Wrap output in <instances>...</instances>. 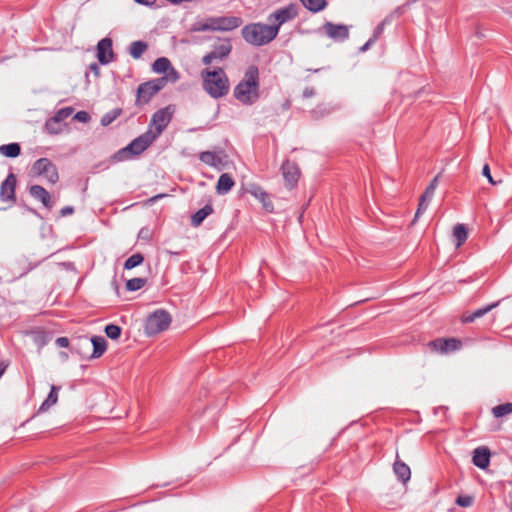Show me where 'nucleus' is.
Listing matches in <instances>:
<instances>
[{"instance_id": "1", "label": "nucleus", "mask_w": 512, "mask_h": 512, "mask_svg": "<svg viewBox=\"0 0 512 512\" xmlns=\"http://www.w3.org/2000/svg\"><path fill=\"white\" fill-rule=\"evenodd\" d=\"M259 69L250 65L243 79L235 86L233 95L243 105H252L259 99Z\"/></svg>"}, {"instance_id": "2", "label": "nucleus", "mask_w": 512, "mask_h": 512, "mask_svg": "<svg viewBox=\"0 0 512 512\" xmlns=\"http://www.w3.org/2000/svg\"><path fill=\"white\" fill-rule=\"evenodd\" d=\"M203 80V89L213 98L217 99L225 96L229 91V80L224 70L220 67L209 70L204 69L201 72Z\"/></svg>"}, {"instance_id": "3", "label": "nucleus", "mask_w": 512, "mask_h": 512, "mask_svg": "<svg viewBox=\"0 0 512 512\" xmlns=\"http://www.w3.org/2000/svg\"><path fill=\"white\" fill-rule=\"evenodd\" d=\"M241 34L247 43L263 46L277 37L278 28L263 23H251L242 28Z\"/></svg>"}, {"instance_id": "4", "label": "nucleus", "mask_w": 512, "mask_h": 512, "mask_svg": "<svg viewBox=\"0 0 512 512\" xmlns=\"http://www.w3.org/2000/svg\"><path fill=\"white\" fill-rule=\"evenodd\" d=\"M155 141L152 135V129H148L145 133L141 134L132 140L126 147L120 149L115 158L119 161L128 158V155L138 156L144 152Z\"/></svg>"}, {"instance_id": "5", "label": "nucleus", "mask_w": 512, "mask_h": 512, "mask_svg": "<svg viewBox=\"0 0 512 512\" xmlns=\"http://www.w3.org/2000/svg\"><path fill=\"white\" fill-rule=\"evenodd\" d=\"M167 81L168 77H160L140 84L137 88L135 104L141 106L149 103L166 86Z\"/></svg>"}, {"instance_id": "6", "label": "nucleus", "mask_w": 512, "mask_h": 512, "mask_svg": "<svg viewBox=\"0 0 512 512\" xmlns=\"http://www.w3.org/2000/svg\"><path fill=\"white\" fill-rule=\"evenodd\" d=\"M171 324L170 314L163 310L158 309L153 313L149 314L145 321V333L148 336L156 335L160 332L165 331Z\"/></svg>"}, {"instance_id": "7", "label": "nucleus", "mask_w": 512, "mask_h": 512, "mask_svg": "<svg viewBox=\"0 0 512 512\" xmlns=\"http://www.w3.org/2000/svg\"><path fill=\"white\" fill-rule=\"evenodd\" d=\"M33 176H43L50 184H56L59 181V174L56 165L48 158L36 160L32 167Z\"/></svg>"}, {"instance_id": "8", "label": "nucleus", "mask_w": 512, "mask_h": 512, "mask_svg": "<svg viewBox=\"0 0 512 512\" xmlns=\"http://www.w3.org/2000/svg\"><path fill=\"white\" fill-rule=\"evenodd\" d=\"M172 115L173 111H170V107L161 108L152 115L148 129H152V135L155 140L169 125Z\"/></svg>"}, {"instance_id": "9", "label": "nucleus", "mask_w": 512, "mask_h": 512, "mask_svg": "<svg viewBox=\"0 0 512 512\" xmlns=\"http://www.w3.org/2000/svg\"><path fill=\"white\" fill-rule=\"evenodd\" d=\"M427 348L431 353L449 354L455 352L462 347L461 340L457 338H436L427 343Z\"/></svg>"}, {"instance_id": "10", "label": "nucleus", "mask_w": 512, "mask_h": 512, "mask_svg": "<svg viewBox=\"0 0 512 512\" xmlns=\"http://www.w3.org/2000/svg\"><path fill=\"white\" fill-rule=\"evenodd\" d=\"M232 51V44L230 39H219V43L213 46V50L207 53L202 58L204 65H210L214 60H224L228 58Z\"/></svg>"}, {"instance_id": "11", "label": "nucleus", "mask_w": 512, "mask_h": 512, "mask_svg": "<svg viewBox=\"0 0 512 512\" xmlns=\"http://www.w3.org/2000/svg\"><path fill=\"white\" fill-rule=\"evenodd\" d=\"M298 16V7L295 4H289L285 7L275 10L268 17L270 22H275L271 27H277L280 29L281 25L287 23Z\"/></svg>"}, {"instance_id": "12", "label": "nucleus", "mask_w": 512, "mask_h": 512, "mask_svg": "<svg viewBox=\"0 0 512 512\" xmlns=\"http://www.w3.org/2000/svg\"><path fill=\"white\" fill-rule=\"evenodd\" d=\"M91 345L93 347V352L88 357L91 359L101 357L107 348L106 340L102 336H93L91 338L83 337L78 339V346H84L86 349H90Z\"/></svg>"}, {"instance_id": "13", "label": "nucleus", "mask_w": 512, "mask_h": 512, "mask_svg": "<svg viewBox=\"0 0 512 512\" xmlns=\"http://www.w3.org/2000/svg\"><path fill=\"white\" fill-rule=\"evenodd\" d=\"M322 29L330 39L336 42H343L349 38V26L347 25L326 22Z\"/></svg>"}, {"instance_id": "14", "label": "nucleus", "mask_w": 512, "mask_h": 512, "mask_svg": "<svg viewBox=\"0 0 512 512\" xmlns=\"http://www.w3.org/2000/svg\"><path fill=\"white\" fill-rule=\"evenodd\" d=\"M17 185V178L14 173H9L6 179L1 183L0 186V199L3 202L16 201L15 189Z\"/></svg>"}, {"instance_id": "15", "label": "nucleus", "mask_w": 512, "mask_h": 512, "mask_svg": "<svg viewBox=\"0 0 512 512\" xmlns=\"http://www.w3.org/2000/svg\"><path fill=\"white\" fill-rule=\"evenodd\" d=\"M438 185V176L434 177L429 185L426 187L424 193L420 196L419 204L413 222H415L419 216L426 211L430 201L434 196V192Z\"/></svg>"}, {"instance_id": "16", "label": "nucleus", "mask_w": 512, "mask_h": 512, "mask_svg": "<svg viewBox=\"0 0 512 512\" xmlns=\"http://www.w3.org/2000/svg\"><path fill=\"white\" fill-rule=\"evenodd\" d=\"M97 58L102 65L114 61L115 54L112 49V40L108 37L101 39L97 44Z\"/></svg>"}, {"instance_id": "17", "label": "nucleus", "mask_w": 512, "mask_h": 512, "mask_svg": "<svg viewBox=\"0 0 512 512\" xmlns=\"http://www.w3.org/2000/svg\"><path fill=\"white\" fill-rule=\"evenodd\" d=\"M281 170L286 186L292 189L297 184L300 176L298 166L294 162L286 160L283 162Z\"/></svg>"}, {"instance_id": "18", "label": "nucleus", "mask_w": 512, "mask_h": 512, "mask_svg": "<svg viewBox=\"0 0 512 512\" xmlns=\"http://www.w3.org/2000/svg\"><path fill=\"white\" fill-rule=\"evenodd\" d=\"M247 191L261 202L264 210H266L269 213L273 212L274 205L268 193L265 190H263L259 185L251 184Z\"/></svg>"}, {"instance_id": "19", "label": "nucleus", "mask_w": 512, "mask_h": 512, "mask_svg": "<svg viewBox=\"0 0 512 512\" xmlns=\"http://www.w3.org/2000/svg\"><path fill=\"white\" fill-rule=\"evenodd\" d=\"M29 194L36 200L40 201L44 207L51 209L54 205L51 200L50 193L41 185H31L29 187Z\"/></svg>"}, {"instance_id": "20", "label": "nucleus", "mask_w": 512, "mask_h": 512, "mask_svg": "<svg viewBox=\"0 0 512 512\" xmlns=\"http://www.w3.org/2000/svg\"><path fill=\"white\" fill-rule=\"evenodd\" d=\"M217 31L228 32L237 29L243 23L242 18L237 16H218Z\"/></svg>"}, {"instance_id": "21", "label": "nucleus", "mask_w": 512, "mask_h": 512, "mask_svg": "<svg viewBox=\"0 0 512 512\" xmlns=\"http://www.w3.org/2000/svg\"><path fill=\"white\" fill-rule=\"evenodd\" d=\"M72 112H73V109L71 107H66V108H62V109L58 110L55 113V115L46 122L45 127H46L47 131L50 134L59 133L60 130L58 128H52V125H59L63 120L68 118L72 114Z\"/></svg>"}, {"instance_id": "22", "label": "nucleus", "mask_w": 512, "mask_h": 512, "mask_svg": "<svg viewBox=\"0 0 512 512\" xmlns=\"http://www.w3.org/2000/svg\"><path fill=\"white\" fill-rule=\"evenodd\" d=\"M491 452L488 447L481 446L473 451L472 462L480 468L486 469L490 464Z\"/></svg>"}, {"instance_id": "23", "label": "nucleus", "mask_w": 512, "mask_h": 512, "mask_svg": "<svg viewBox=\"0 0 512 512\" xmlns=\"http://www.w3.org/2000/svg\"><path fill=\"white\" fill-rule=\"evenodd\" d=\"M152 70L158 74L170 71L168 76L173 75L172 80L174 82L178 79L177 71L172 67L170 60L166 57L157 58L152 64Z\"/></svg>"}, {"instance_id": "24", "label": "nucleus", "mask_w": 512, "mask_h": 512, "mask_svg": "<svg viewBox=\"0 0 512 512\" xmlns=\"http://www.w3.org/2000/svg\"><path fill=\"white\" fill-rule=\"evenodd\" d=\"M498 305H499V301L491 303V304H488L485 307L479 308V309H477V310H475V311H473L471 313L467 312V313L462 315L461 320H462L463 323H472L476 319L481 318L484 315H486L488 312H490L491 310L496 308Z\"/></svg>"}, {"instance_id": "25", "label": "nucleus", "mask_w": 512, "mask_h": 512, "mask_svg": "<svg viewBox=\"0 0 512 512\" xmlns=\"http://www.w3.org/2000/svg\"><path fill=\"white\" fill-rule=\"evenodd\" d=\"M393 471L397 476L398 480L401 481L403 484H406L411 478L410 467L403 461L399 460L398 458L393 464Z\"/></svg>"}, {"instance_id": "26", "label": "nucleus", "mask_w": 512, "mask_h": 512, "mask_svg": "<svg viewBox=\"0 0 512 512\" xmlns=\"http://www.w3.org/2000/svg\"><path fill=\"white\" fill-rule=\"evenodd\" d=\"M34 266L28 262V260L25 257L18 258L13 264H12V270L14 272V278H20L22 276H25L28 272H30Z\"/></svg>"}, {"instance_id": "27", "label": "nucleus", "mask_w": 512, "mask_h": 512, "mask_svg": "<svg viewBox=\"0 0 512 512\" xmlns=\"http://www.w3.org/2000/svg\"><path fill=\"white\" fill-rule=\"evenodd\" d=\"M214 212L212 204H206L203 208L196 211L191 216V225L193 227H199L203 221Z\"/></svg>"}, {"instance_id": "28", "label": "nucleus", "mask_w": 512, "mask_h": 512, "mask_svg": "<svg viewBox=\"0 0 512 512\" xmlns=\"http://www.w3.org/2000/svg\"><path fill=\"white\" fill-rule=\"evenodd\" d=\"M234 184L235 182L231 175L228 173H223L218 179L216 190L218 194H226L232 189Z\"/></svg>"}, {"instance_id": "29", "label": "nucleus", "mask_w": 512, "mask_h": 512, "mask_svg": "<svg viewBox=\"0 0 512 512\" xmlns=\"http://www.w3.org/2000/svg\"><path fill=\"white\" fill-rule=\"evenodd\" d=\"M58 391L59 387L52 385L51 390L47 396V398L40 405L38 412H46L51 406L55 405L58 401Z\"/></svg>"}, {"instance_id": "30", "label": "nucleus", "mask_w": 512, "mask_h": 512, "mask_svg": "<svg viewBox=\"0 0 512 512\" xmlns=\"http://www.w3.org/2000/svg\"><path fill=\"white\" fill-rule=\"evenodd\" d=\"M0 153L8 158H16L21 154V146L16 142L4 144L0 146Z\"/></svg>"}, {"instance_id": "31", "label": "nucleus", "mask_w": 512, "mask_h": 512, "mask_svg": "<svg viewBox=\"0 0 512 512\" xmlns=\"http://www.w3.org/2000/svg\"><path fill=\"white\" fill-rule=\"evenodd\" d=\"M148 49V44L144 41H134L129 46V54L134 59H139Z\"/></svg>"}, {"instance_id": "32", "label": "nucleus", "mask_w": 512, "mask_h": 512, "mask_svg": "<svg viewBox=\"0 0 512 512\" xmlns=\"http://www.w3.org/2000/svg\"><path fill=\"white\" fill-rule=\"evenodd\" d=\"M303 6L313 13H317L327 6L326 0H300Z\"/></svg>"}, {"instance_id": "33", "label": "nucleus", "mask_w": 512, "mask_h": 512, "mask_svg": "<svg viewBox=\"0 0 512 512\" xmlns=\"http://www.w3.org/2000/svg\"><path fill=\"white\" fill-rule=\"evenodd\" d=\"M453 236L455 237V239L457 241L456 246L460 247L467 240L468 231L463 224H457L453 229Z\"/></svg>"}, {"instance_id": "34", "label": "nucleus", "mask_w": 512, "mask_h": 512, "mask_svg": "<svg viewBox=\"0 0 512 512\" xmlns=\"http://www.w3.org/2000/svg\"><path fill=\"white\" fill-rule=\"evenodd\" d=\"M495 418H502L512 413V403L507 402L494 406L491 410Z\"/></svg>"}, {"instance_id": "35", "label": "nucleus", "mask_w": 512, "mask_h": 512, "mask_svg": "<svg viewBox=\"0 0 512 512\" xmlns=\"http://www.w3.org/2000/svg\"><path fill=\"white\" fill-rule=\"evenodd\" d=\"M199 159L210 166H217V164L220 162L219 158L214 152L211 151H203L199 154Z\"/></svg>"}, {"instance_id": "36", "label": "nucleus", "mask_w": 512, "mask_h": 512, "mask_svg": "<svg viewBox=\"0 0 512 512\" xmlns=\"http://www.w3.org/2000/svg\"><path fill=\"white\" fill-rule=\"evenodd\" d=\"M122 114L121 108H115L107 113H105L101 118V124L103 126L110 125L114 120H116Z\"/></svg>"}, {"instance_id": "37", "label": "nucleus", "mask_w": 512, "mask_h": 512, "mask_svg": "<svg viewBox=\"0 0 512 512\" xmlns=\"http://www.w3.org/2000/svg\"><path fill=\"white\" fill-rule=\"evenodd\" d=\"M144 261V256L141 253L131 255L124 263V268L127 270L133 269L141 265Z\"/></svg>"}, {"instance_id": "38", "label": "nucleus", "mask_w": 512, "mask_h": 512, "mask_svg": "<svg viewBox=\"0 0 512 512\" xmlns=\"http://www.w3.org/2000/svg\"><path fill=\"white\" fill-rule=\"evenodd\" d=\"M51 339V336L49 333L45 331H37L33 333V340L36 345H38L40 348L45 346Z\"/></svg>"}, {"instance_id": "39", "label": "nucleus", "mask_w": 512, "mask_h": 512, "mask_svg": "<svg viewBox=\"0 0 512 512\" xmlns=\"http://www.w3.org/2000/svg\"><path fill=\"white\" fill-rule=\"evenodd\" d=\"M145 284H146L145 278H140V277L132 278L126 282V289L128 291H137V290H140L141 288H143L145 286Z\"/></svg>"}, {"instance_id": "40", "label": "nucleus", "mask_w": 512, "mask_h": 512, "mask_svg": "<svg viewBox=\"0 0 512 512\" xmlns=\"http://www.w3.org/2000/svg\"><path fill=\"white\" fill-rule=\"evenodd\" d=\"M121 327L115 324H109L105 327V333L107 337L111 339H118L121 335Z\"/></svg>"}, {"instance_id": "41", "label": "nucleus", "mask_w": 512, "mask_h": 512, "mask_svg": "<svg viewBox=\"0 0 512 512\" xmlns=\"http://www.w3.org/2000/svg\"><path fill=\"white\" fill-rule=\"evenodd\" d=\"M191 31H193V32L210 31L207 18L193 23V25L191 27Z\"/></svg>"}, {"instance_id": "42", "label": "nucleus", "mask_w": 512, "mask_h": 512, "mask_svg": "<svg viewBox=\"0 0 512 512\" xmlns=\"http://www.w3.org/2000/svg\"><path fill=\"white\" fill-rule=\"evenodd\" d=\"M390 23L389 17H386L384 20H382L374 29L372 38L377 41V39L382 35L385 26Z\"/></svg>"}, {"instance_id": "43", "label": "nucleus", "mask_w": 512, "mask_h": 512, "mask_svg": "<svg viewBox=\"0 0 512 512\" xmlns=\"http://www.w3.org/2000/svg\"><path fill=\"white\" fill-rule=\"evenodd\" d=\"M473 497L470 495H460L456 498V504L461 507H470L473 504Z\"/></svg>"}, {"instance_id": "44", "label": "nucleus", "mask_w": 512, "mask_h": 512, "mask_svg": "<svg viewBox=\"0 0 512 512\" xmlns=\"http://www.w3.org/2000/svg\"><path fill=\"white\" fill-rule=\"evenodd\" d=\"M73 118L79 122L86 123L90 120V115L86 111H78Z\"/></svg>"}, {"instance_id": "45", "label": "nucleus", "mask_w": 512, "mask_h": 512, "mask_svg": "<svg viewBox=\"0 0 512 512\" xmlns=\"http://www.w3.org/2000/svg\"><path fill=\"white\" fill-rule=\"evenodd\" d=\"M88 350H89V349H86L84 346H78V342H77L76 344H73V345L71 346V351H72L73 353H78V354H80L82 357H88V356H87V351H88Z\"/></svg>"}, {"instance_id": "46", "label": "nucleus", "mask_w": 512, "mask_h": 512, "mask_svg": "<svg viewBox=\"0 0 512 512\" xmlns=\"http://www.w3.org/2000/svg\"><path fill=\"white\" fill-rule=\"evenodd\" d=\"M482 174L488 179V181L491 183V184H496V182L493 180L492 176H491V173H490V167L488 164H485L483 166V169H482Z\"/></svg>"}, {"instance_id": "47", "label": "nucleus", "mask_w": 512, "mask_h": 512, "mask_svg": "<svg viewBox=\"0 0 512 512\" xmlns=\"http://www.w3.org/2000/svg\"><path fill=\"white\" fill-rule=\"evenodd\" d=\"M56 345L61 348L69 347V339L67 337H58L55 341Z\"/></svg>"}, {"instance_id": "48", "label": "nucleus", "mask_w": 512, "mask_h": 512, "mask_svg": "<svg viewBox=\"0 0 512 512\" xmlns=\"http://www.w3.org/2000/svg\"><path fill=\"white\" fill-rule=\"evenodd\" d=\"M208 25L210 31H217V18L216 17H208Z\"/></svg>"}, {"instance_id": "49", "label": "nucleus", "mask_w": 512, "mask_h": 512, "mask_svg": "<svg viewBox=\"0 0 512 512\" xmlns=\"http://www.w3.org/2000/svg\"><path fill=\"white\" fill-rule=\"evenodd\" d=\"M74 213V207L72 206H65L60 210L61 216H69Z\"/></svg>"}, {"instance_id": "50", "label": "nucleus", "mask_w": 512, "mask_h": 512, "mask_svg": "<svg viewBox=\"0 0 512 512\" xmlns=\"http://www.w3.org/2000/svg\"><path fill=\"white\" fill-rule=\"evenodd\" d=\"M315 95V89L313 87H306L303 90V97L304 98H311Z\"/></svg>"}, {"instance_id": "51", "label": "nucleus", "mask_w": 512, "mask_h": 512, "mask_svg": "<svg viewBox=\"0 0 512 512\" xmlns=\"http://www.w3.org/2000/svg\"><path fill=\"white\" fill-rule=\"evenodd\" d=\"M376 42V40H374L372 37L362 46L360 47L359 51L360 52H365L367 51L374 43Z\"/></svg>"}, {"instance_id": "52", "label": "nucleus", "mask_w": 512, "mask_h": 512, "mask_svg": "<svg viewBox=\"0 0 512 512\" xmlns=\"http://www.w3.org/2000/svg\"><path fill=\"white\" fill-rule=\"evenodd\" d=\"M8 367V364L7 363H4V362H0V378L2 377V375L4 374L6 368Z\"/></svg>"}, {"instance_id": "53", "label": "nucleus", "mask_w": 512, "mask_h": 512, "mask_svg": "<svg viewBox=\"0 0 512 512\" xmlns=\"http://www.w3.org/2000/svg\"><path fill=\"white\" fill-rule=\"evenodd\" d=\"M162 197H164V194H159V195H156V196L151 197L148 201H149L150 203H154L157 199H160V198H162Z\"/></svg>"}, {"instance_id": "54", "label": "nucleus", "mask_w": 512, "mask_h": 512, "mask_svg": "<svg viewBox=\"0 0 512 512\" xmlns=\"http://www.w3.org/2000/svg\"><path fill=\"white\" fill-rule=\"evenodd\" d=\"M290 105H291V104H290V101H289V100H287V101L283 104V108H284V109H289V108H290Z\"/></svg>"}, {"instance_id": "55", "label": "nucleus", "mask_w": 512, "mask_h": 512, "mask_svg": "<svg viewBox=\"0 0 512 512\" xmlns=\"http://www.w3.org/2000/svg\"><path fill=\"white\" fill-rule=\"evenodd\" d=\"M154 2L153 0H145V2H141V4H144V5H152Z\"/></svg>"}, {"instance_id": "56", "label": "nucleus", "mask_w": 512, "mask_h": 512, "mask_svg": "<svg viewBox=\"0 0 512 512\" xmlns=\"http://www.w3.org/2000/svg\"><path fill=\"white\" fill-rule=\"evenodd\" d=\"M168 1L173 4H180L183 0H168Z\"/></svg>"}, {"instance_id": "57", "label": "nucleus", "mask_w": 512, "mask_h": 512, "mask_svg": "<svg viewBox=\"0 0 512 512\" xmlns=\"http://www.w3.org/2000/svg\"><path fill=\"white\" fill-rule=\"evenodd\" d=\"M135 2L141 4V2H145V0H134Z\"/></svg>"}, {"instance_id": "58", "label": "nucleus", "mask_w": 512, "mask_h": 512, "mask_svg": "<svg viewBox=\"0 0 512 512\" xmlns=\"http://www.w3.org/2000/svg\"><path fill=\"white\" fill-rule=\"evenodd\" d=\"M61 355H62L63 357H65V358H67V357H68V355H67L66 353H61Z\"/></svg>"}, {"instance_id": "59", "label": "nucleus", "mask_w": 512, "mask_h": 512, "mask_svg": "<svg viewBox=\"0 0 512 512\" xmlns=\"http://www.w3.org/2000/svg\"><path fill=\"white\" fill-rule=\"evenodd\" d=\"M156 0H153V2H155Z\"/></svg>"}]
</instances>
